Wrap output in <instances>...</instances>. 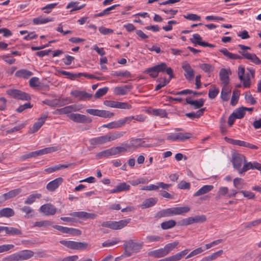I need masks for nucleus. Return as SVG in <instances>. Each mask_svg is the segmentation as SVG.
Instances as JSON below:
<instances>
[{
  "mask_svg": "<svg viewBox=\"0 0 261 261\" xmlns=\"http://www.w3.org/2000/svg\"><path fill=\"white\" fill-rule=\"evenodd\" d=\"M69 215L72 217H61V220L67 222H75L76 220L75 217L84 219H95L97 217L96 214L87 213L84 211L72 212L69 214Z\"/></svg>",
  "mask_w": 261,
  "mask_h": 261,
  "instance_id": "nucleus-1",
  "label": "nucleus"
},
{
  "mask_svg": "<svg viewBox=\"0 0 261 261\" xmlns=\"http://www.w3.org/2000/svg\"><path fill=\"white\" fill-rule=\"evenodd\" d=\"M130 222V219H126L119 221H105L101 225L114 230L121 229L126 226Z\"/></svg>",
  "mask_w": 261,
  "mask_h": 261,
  "instance_id": "nucleus-2",
  "label": "nucleus"
},
{
  "mask_svg": "<svg viewBox=\"0 0 261 261\" xmlns=\"http://www.w3.org/2000/svg\"><path fill=\"white\" fill-rule=\"evenodd\" d=\"M60 243L66 247L73 250H85L88 246V244L86 242H79L73 241L62 240Z\"/></svg>",
  "mask_w": 261,
  "mask_h": 261,
  "instance_id": "nucleus-3",
  "label": "nucleus"
},
{
  "mask_svg": "<svg viewBox=\"0 0 261 261\" xmlns=\"http://www.w3.org/2000/svg\"><path fill=\"white\" fill-rule=\"evenodd\" d=\"M123 145L128 149H137L139 147H152L151 144H147L145 141L141 138L131 139L129 143L123 144Z\"/></svg>",
  "mask_w": 261,
  "mask_h": 261,
  "instance_id": "nucleus-4",
  "label": "nucleus"
},
{
  "mask_svg": "<svg viewBox=\"0 0 261 261\" xmlns=\"http://www.w3.org/2000/svg\"><path fill=\"white\" fill-rule=\"evenodd\" d=\"M6 93L11 97L22 100H28L31 99L30 96L25 92L17 89H8Z\"/></svg>",
  "mask_w": 261,
  "mask_h": 261,
  "instance_id": "nucleus-5",
  "label": "nucleus"
},
{
  "mask_svg": "<svg viewBox=\"0 0 261 261\" xmlns=\"http://www.w3.org/2000/svg\"><path fill=\"white\" fill-rule=\"evenodd\" d=\"M143 242H138L134 240L124 241L123 247L129 248L132 252L137 253L142 248Z\"/></svg>",
  "mask_w": 261,
  "mask_h": 261,
  "instance_id": "nucleus-6",
  "label": "nucleus"
},
{
  "mask_svg": "<svg viewBox=\"0 0 261 261\" xmlns=\"http://www.w3.org/2000/svg\"><path fill=\"white\" fill-rule=\"evenodd\" d=\"M134 118V117H127L117 121H113L108 124H103L102 127L109 129L119 128L124 125L126 123H129Z\"/></svg>",
  "mask_w": 261,
  "mask_h": 261,
  "instance_id": "nucleus-7",
  "label": "nucleus"
},
{
  "mask_svg": "<svg viewBox=\"0 0 261 261\" xmlns=\"http://www.w3.org/2000/svg\"><path fill=\"white\" fill-rule=\"evenodd\" d=\"M245 161H246V158L244 155L239 153H236L232 155V163L233 167L237 170L239 173L240 171V169H242V164H244Z\"/></svg>",
  "mask_w": 261,
  "mask_h": 261,
  "instance_id": "nucleus-8",
  "label": "nucleus"
},
{
  "mask_svg": "<svg viewBox=\"0 0 261 261\" xmlns=\"http://www.w3.org/2000/svg\"><path fill=\"white\" fill-rule=\"evenodd\" d=\"M245 68L240 66L238 68V76L239 79L243 82V86L245 88H248L250 86V77L249 73L245 74Z\"/></svg>",
  "mask_w": 261,
  "mask_h": 261,
  "instance_id": "nucleus-9",
  "label": "nucleus"
},
{
  "mask_svg": "<svg viewBox=\"0 0 261 261\" xmlns=\"http://www.w3.org/2000/svg\"><path fill=\"white\" fill-rule=\"evenodd\" d=\"M70 119L76 123H90L92 119L86 115L77 114L71 113L68 115Z\"/></svg>",
  "mask_w": 261,
  "mask_h": 261,
  "instance_id": "nucleus-10",
  "label": "nucleus"
},
{
  "mask_svg": "<svg viewBox=\"0 0 261 261\" xmlns=\"http://www.w3.org/2000/svg\"><path fill=\"white\" fill-rule=\"evenodd\" d=\"M53 227L60 232L64 233H68L74 236H80L82 233V231L80 230L73 228H68L57 225H53Z\"/></svg>",
  "mask_w": 261,
  "mask_h": 261,
  "instance_id": "nucleus-11",
  "label": "nucleus"
},
{
  "mask_svg": "<svg viewBox=\"0 0 261 261\" xmlns=\"http://www.w3.org/2000/svg\"><path fill=\"white\" fill-rule=\"evenodd\" d=\"M191 137V134L186 133H175L172 134L167 136V139L172 141H183Z\"/></svg>",
  "mask_w": 261,
  "mask_h": 261,
  "instance_id": "nucleus-12",
  "label": "nucleus"
},
{
  "mask_svg": "<svg viewBox=\"0 0 261 261\" xmlns=\"http://www.w3.org/2000/svg\"><path fill=\"white\" fill-rule=\"evenodd\" d=\"M16 261H22L29 259L33 257L34 252L30 250H24L15 253Z\"/></svg>",
  "mask_w": 261,
  "mask_h": 261,
  "instance_id": "nucleus-13",
  "label": "nucleus"
},
{
  "mask_svg": "<svg viewBox=\"0 0 261 261\" xmlns=\"http://www.w3.org/2000/svg\"><path fill=\"white\" fill-rule=\"evenodd\" d=\"M72 101L69 98H66L65 99L61 100V99H54V100H45L43 101V103L50 107H61L65 104L71 103Z\"/></svg>",
  "mask_w": 261,
  "mask_h": 261,
  "instance_id": "nucleus-14",
  "label": "nucleus"
},
{
  "mask_svg": "<svg viewBox=\"0 0 261 261\" xmlns=\"http://www.w3.org/2000/svg\"><path fill=\"white\" fill-rule=\"evenodd\" d=\"M39 210L46 216L54 215L57 212V208L50 203L42 205Z\"/></svg>",
  "mask_w": 261,
  "mask_h": 261,
  "instance_id": "nucleus-15",
  "label": "nucleus"
},
{
  "mask_svg": "<svg viewBox=\"0 0 261 261\" xmlns=\"http://www.w3.org/2000/svg\"><path fill=\"white\" fill-rule=\"evenodd\" d=\"M71 95L77 98L79 100H84L86 99H89L92 97V94H89L85 91L77 90H73L71 92Z\"/></svg>",
  "mask_w": 261,
  "mask_h": 261,
  "instance_id": "nucleus-16",
  "label": "nucleus"
},
{
  "mask_svg": "<svg viewBox=\"0 0 261 261\" xmlns=\"http://www.w3.org/2000/svg\"><path fill=\"white\" fill-rule=\"evenodd\" d=\"M47 117V114H42L41 116L38 118L37 121L34 124L33 127L30 129V133H34L38 131L44 123Z\"/></svg>",
  "mask_w": 261,
  "mask_h": 261,
  "instance_id": "nucleus-17",
  "label": "nucleus"
},
{
  "mask_svg": "<svg viewBox=\"0 0 261 261\" xmlns=\"http://www.w3.org/2000/svg\"><path fill=\"white\" fill-rule=\"evenodd\" d=\"M63 181L62 177H58L49 182L46 185V189L50 192L55 191Z\"/></svg>",
  "mask_w": 261,
  "mask_h": 261,
  "instance_id": "nucleus-18",
  "label": "nucleus"
},
{
  "mask_svg": "<svg viewBox=\"0 0 261 261\" xmlns=\"http://www.w3.org/2000/svg\"><path fill=\"white\" fill-rule=\"evenodd\" d=\"M239 53L241 54L242 56L256 65L261 64V60L254 54H250L244 51H239Z\"/></svg>",
  "mask_w": 261,
  "mask_h": 261,
  "instance_id": "nucleus-19",
  "label": "nucleus"
},
{
  "mask_svg": "<svg viewBox=\"0 0 261 261\" xmlns=\"http://www.w3.org/2000/svg\"><path fill=\"white\" fill-rule=\"evenodd\" d=\"M182 67L185 71V76L188 81H192L194 77V71L188 63L183 64Z\"/></svg>",
  "mask_w": 261,
  "mask_h": 261,
  "instance_id": "nucleus-20",
  "label": "nucleus"
},
{
  "mask_svg": "<svg viewBox=\"0 0 261 261\" xmlns=\"http://www.w3.org/2000/svg\"><path fill=\"white\" fill-rule=\"evenodd\" d=\"M22 191L21 189L18 188L9 191L8 192L3 194L1 196L2 201H5L7 200L14 198L18 195Z\"/></svg>",
  "mask_w": 261,
  "mask_h": 261,
  "instance_id": "nucleus-21",
  "label": "nucleus"
},
{
  "mask_svg": "<svg viewBox=\"0 0 261 261\" xmlns=\"http://www.w3.org/2000/svg\"><path fill=\"white\" fill-rule=\"evenodd\" d=\"M158 73L165 71L169 75L170 79L174 77L173 70L170 67H168L165 63H161L160 64L155 65Z\"/></svg>",
  "mask_w": 261,
  "mask_h": 261,
  "instance_id": "nucleus-22",
  "label": "nucleus"
},
{
  "mask_svg": "<svg viewBox=\"0 0 261 261\" xmlns=\"http://www.w3.org/2000/svg\"><path fill=\"white\" fill-rule=\"evenodd\" d=\"M130 190V186L126 182H121L114 189L109 191L110 193H117L123 191H128Z\"/></svg>",
  "mask_w": 261,
  "mask_h": 261,
  "instance_id": "nucleus-23",
  "label": "nucleus"
},
{
  "mask_svg": "<svg viewBox=\"0 0 261 261\" xmlns=\"http://www.w3.org/2000/svg\"><path fill=\"white\" fill-rule=\"evenodd\" d=\"M220 80L224 86H227L229 83V73L225 68H222L219 72Z\"/></svg>",
  "mask_w": 261,
  "mask_h": 261,
  "instance_id": "nucleus-24",
  "label": "nucleus"
},
{
  "mask_svg": "<svg viewBox=\"0 0 261 261\" xmlns=\"http://www.w3.org/2000/svg\"><path fill=\"white\" fill-rule=\"evenodd\" d=\"M106 135L98 137L93 138L89 140V143L91 145H101L107 143Z\"/></svg>",
  "mask_w": 261,
  "mask_h": 261,
  "instance_id": "nucleus-25",
  "label": "nucleus"
},
{
  "mask_svg": "<svg viewBox=\"0 0 261 261\" xmlns=\"http://www.w3.org/2000/svg\"><path fill=\"white\" fill-rule=\"evenodd\" d=\"M213 188L214 186L213 185H204L195 192L193 196L194 197H198L205 194L211 191Z\"/></svg>",
  "mask_w": 261,
  "mask_h": 261,
  "instance_id": "nucleus-26",
  "label": "nucleus"
},
{
  "mask_svg": "<svg viewBox=\"0 0 261 261\" xmlns=\"http://www.w3.org/2000/svg\"><path fill=\"white\" fill-rule=\"evenodd\" d=\"M132 86L130 85H125L121 87H116L115 88L114 92L116 95H125L129 90L132 89Z\"/></svg>",
  "mask_w": 261,
  "mask_h": 261,
  "instance_id": "nucleus-27",
  "label": "nucleus"
},
{
  "mask_svg": "<svg viewBox=\"0 0 261 261\" xmlns=\"http://www.w3.org/2000/svg\"><path fill=\"white\" fill-rule=\"evenodd\" d=\"M4 231L7 235L19 236L22 234L20 229L12 227L4 226Z\"/></svg>",
  "mask_w": 261,
  "mask_h": 261,
  "instance_id": "nucleus-28",
  "label": "nucleus"
},
{
  "mask_svg": "<svg viewBox=\"0 0 261 261\" xmlns=\"http://www.w3.org/2000/svg\"><path fill=\"white\" fill-rule=\"evenodd\" d=\"M256 162H254L253 163L252 162H247V161H245L243 166L240 170V171L239 172L240 174H243L245 172L247 171L249 169H255V166L256 165Z\"/></svg>",
  "mask_w": 261,
  "mask_h": 261,
  "instance_id": "nucleus-29",
  "label": "nucleus"
},
{
  "mask_svg": "<svg viewBox=\"0 0 261 261\" xmlns=\"http://www.w3.org/2000/svg\"><path fill=\"white\" fill-rule=\"evenodd\" d=\"M33 74V72L27 69H20L16 72L15 75L18 77H22L27 79Z\"/></svg>",
  "mask_w": 261,
  "mask_h": 261,
  "instance_id": "nucleus-30",
  "label": "nucleus"
},
{
  "mask_svg": "<svg viewBox=\"0 0 261 261\" xmlns=\"http://www.w3.org/2000/svg\"><path fill=\"white\" fill-rule=\"evenodd\" d=\"M159 215L161 217H170L173 215H176L175 207L161 211L159 213Z\"/></svg>",
  "mask_w": 261,
  "mask_h": 261,
  "instance_id": "nucleus-31",
  "label": "nucleus"
},
{
  "mask_svg": "<svg viewBox=\"0 0 261 261\" xmlns=\"http://www.w3.org/2000/svg\"><path fill=\"white\" fill-rule=\"evenodd\" d=\"M72 163L68 164H60L54 167H49L45 169V171L47 173H52L53 172L56 171L57 170L63 169L69 167L71 165H72Z\"/></svg>",
  "mask_w": 261,
  "mask_h": 261,
  "instance_id": "nucleus-32",
  "label": "nucleus"
},
{
  "mask_svg": "<svg viewBox=\"0 0 261 261\" xmlns=\"http://www.w3.org/2000/svg\"><path fill=\"white\" fill-rule=\"evenodd\" d=\"M156 198H149L145 199L141 204L142 208H146L154 205L157 202Z\"/></svg>",
  "mask_w": 261,
  "mask_h": 261,
  "instance_id": "nucleus-33",
  "label": "nucleus"
},
{
  "mask_svg": "<svg viewBox=\"0 0 261 261\" xmlns=\"http://www.w3.org/2000/svg\"><path fill=\"white\" fill-rule=\"evenodd\" d=\"M148 255L149 256L153 257L154 258H160L166 256L163 248L154 250L149 251L148 253Z\"/></svg>",
  "mask_w": 261,
  "mask_h": 261,
  "instance_id": "nucleus-34",
  "label": "nucleus"
},
{
  "mask_svg": "<svg viewBox=\"0 0 261 261\" xmlns=\"http://www.w3.org/2000/svg\"><path fill=\"white\" fill-rule=\"evenodd\" d=\"M149 113L155 116H160L162 118H167V113L165 110L163 109H152L148 111Z\"/></svg>",
  "mask_w": 261,
  "mask_h": 261,
  "instance_id": "nucleus-35",
  "label": "nucleus"
},
{
  "mask_svg": "<svg viewBox=\"0 0 261 261\" xmlns=\"http://www.w3.org/2000/svg\"><path fill=\"white\" fill-rule=\"evenodd\" d=\"M189 252V250L186 249L174 255L169 256L170 261H178L187 254Z\"/></svg>",
  "mask_w": 261,
  "mask_h": 261,
  "instance_id": "nucleus-36",
  "label": "nucleus"
},
{
  "mask_svg": "<svg viewBox=\"0 0 261 261\" xmlns=\"http://www.w3.org/2000/svg\"><path fill=\"white\" fill-rule=\"evenodd\" d=\"M231 89L224 86L222 89L221 97L223 101H227L229 99Z\"/></svg>",
  "mask_w": 261,
  "mask_h": 261,
  "instance_id": "nucleus-37",
  "label": "nucleus"
},
{
  "mask_svg": "<svg viewBox=\"0 0 261 261\" xmlns=\"http://www.w3.org/2000/svg\"><path fill=\"white\" fill-rule=\"evenodd\" d=\"M79 4V2H71L66 6V9H69L72 8V9L70 11V13H71L73 11H77L83 9L86 6V4H83L80 6H77Z\"/></svg>",
  "mask_w": 261,
  "mask_h": 261,
  "instance_id": "nucleus-38",
  "label": "nucleus"
},
{
  "mask_svg": "<svg viewBox=\"0 0 261 261\" xmlns=\"http://www.w3.org/2000/svg\"><path fill=\"white\" fill-rule=\"evenodd\" d=\"M15 214L14 211L11 208L6 207L0 211L1 217H10Z\"/></svg>",
  "mask_w": 261,
  "mask_h": 261,
  "instance_id": "nucleus-39",
  "label": "nucleus"
},
{
  "mask_svg": "<svg viewBox=\"0 0 261 261\" xmlns=\"http://www.w3.org/2000/svg\"><path fill=\"white\" fill-rule=\"evenodd\" d=\"M59 149L58 147H49L45 148L39 150H37V156L42 155L53 152L57 151Z\"/></svg>",
  "mask_w": 261,
  "mask_h": 261,
  "instance_id": "nucleus-40",
  "label": "nucleus"
},
{
  "mask_svg": "<svg viewBox=\"0 0 261 261\" xmlns=\"http://www.w3.org/2000/svg\"><path fill=\"white\" fill-rule=\"evenodd\" d=\"M41 196L42 195L40 193L31 194L24 201V203L26 204H31L35 201L36 199H39Z\"/></svg>",
  "mask_w": 261,
  "mask_h": 261,
  "instance_id": "nucleus-41",
  "label": "nucleus"
},
{
  "mask_svg": "<svg viewBox=\"0 0 261 261\" xmlns=\"http://www.w3.org/2000/svg\"><path fill=\"white\" fill-rule=\"evenodd\" d=\"M124 134L123 132H117L113 134H107L106 135L107 142L115 140L121 137Z\"/></svg>",
  "mask_w": 261,
  "mask_h": 261,
  "instance_id": "nucleus-42",
  "label": "nucleus"
},
{
  "mask_svg": "<svg viewBox=\"0 0 261 261\" xmlns=\"http://www.w3.org/2000/svg\"><path fill=\"white\" fill-rule=\"evenodd\" d=\"M176 225V222L173 220H170L163 222L161 223V226L163 229H168L174 227Z\"/></svg>",
  "mask_w": 261,
  "mask_h": 261,
  "instance_id": "nucleus-43",
  "label": "nucleus"
},
{
  "mask_svg": "<svg viewBox=\"0 0 261 261\" xmlns=\"http://www.w3.org/2000/svg\"><path fill=\"white\" fill-rule=\"evenodd\" d=\"M178 244V242H174L166 245L163 248L166 255L175 248Z\"/></svg>",
  "mask_w": 261,
  "mask_h": 261,
  "instance_id": "nucleus-44",
  "label": "nucleus"
},
{
  "mask_svg": "<svg viewBox=\"0 0 261 261\" xmlns=\"http://www.w3.org/2000/svg\"><path fill=\"white\" fill-rule=\"evenodd\" d=\"M244 180L242 178L237 177L233 179V186L238 190L244 188Z\"/></svg>",
  "mask_w": 261,
  "mask_h": 261,
  "instance_id": "nucleus-45",
  "label": "nucleus"
},
{
  "mask_svg": "<svg viewBox=\"0 0 261 261\" xmlns=\"http://www.w3.org/2000/svg\"><path fill=\"white\" fill-rule=\"evenodd\" d=\"M225 140L227 141L228 143L235 145H238L240 146H244L245 147V143L246 142L239 140H234L231 138H229L227 137H225L224 138Z\"/></svg>",
  "mask_w": 261,
  "mask_h": 261,
  "instance_id": "nucleus-46",
  "label": "nucleus"
},
{
  "mask_svg": "<svg viewBox=\"0 0 261 261\" xmlns=\"http://www.w3.org/2000/svg\"><path fill=\"white\" fill-rule=\"evenodd\" d=\"M199 67L201 70H202L204 72L207 73H211L214 70V66L210 64H201L200 65Z\"/></svg>",
  "mask_w": 261,
  "mask_h": 261,
  "instance_id": "nucleus-47",
  "label": "nucleus"
},
{
  "mask_svg": "<svg viewBox=\"0 0 261 261\" xmlns=\"http://www.w3.org/2000/svg\"><path fill=\"white\" fill-rule=\"evenodd\" d=\"M53 222L48 220H43L35 222L34 226L36 227H48L53 226Z\"/></svg>",
  "mask_w": 261,
  "mask_h": 261,
  "instance_id": "nucleus-48",
  "label": "nucleus"
},
{
  "mask_svg": "<svg viewBox=\"0 0 261 261\" xmlns=\"http://www.w3.org/2000/svg\"><path fill=\"white\" fill-rule=\"evenodd\" d=\"M239 96L240 91L237 90H234L230 101V105L231 106H234L237 105L239 100Z\"/></svg>",
  "mask_w": 261,
  "mask_h": 261,
  "instance_id": "nucleus-49",
  "label": "nucleus"
},
{
  "mask_svg": "<svg viewBox=\"0 0 261 261\" xmlns=\"http://www.w3.org/2000/svg\"><path fill=\"white\" fill-rule=\"evenodd\" d=\"M176 215H184L190 211L189 206L175 207Z\"/></svg>",
  "mask_w": 261,
  "mask_h": 261,
  "instance_id": "nucleus-50",
  "label": "nucleus"
},
{
  "mask_svg": "<svg viewBox=\"0 0 261 261\" xmlns=\"http://www.w3.org/2000/svg\"><path fill=\"white\" fill-rule=\"evenodd\" d=\"M58 72L63 75L67 76L68 78L71 80H73L76 77H80V74H79V73L74 74L64 70H59Z\"/></svg>",
  "mask_w": 261,
  "mask_h": 261,
  "instance_id": "nucleus-51",
  "label": "nucleus"
},
{
  "mask_svg": "<svg viewBox=\"0 0 261 261\" xmlns=\"http://www.w3.org/2000/svg\"><path fill=\"white\" fill-rule=\"evenodd\" d=\"M58 72L63 75L67 76L68 78L71 80H73L76 77H80V74H79V73L74 74L64 70H59Z\"/></svg>",
  "mask_w": 261,
  "mask_h": 261,
  "instance_id": "nucleus-52",
  "label": "nucleus"
},
{
  "mask_svg": "<svg viewBox=\"0 0 261 261\" xmlns=\"http://www.w3.org/2000/svg\"><path fill=\"white\" fill-rule=\"evenodd\" d=\"M58 72L63 75L67 76L68 78L71 80H73L76 77H80V74H79V73L74 74L64 70H59Z\"/></svg>",
  "mask_w": 261,
  "mask_h": 261,
  "instance_id": "nucleus-53",
  "label": "nucleus"
},
{
  "mask_svg": "<svg viewBox=\"0 0 261 261\" xmlns=\"http://www.w3.org/2000/svg\"><path fill=\"white\" fill-rule=\"evenodd\" d=\"M162 240H163V238L159 236L150 235L147 236L146 238L147 243L156 242Z\"/></svg>",
  "mask_w": 261,
  "mask_h": 261,
  "instance_id": "nucleus-54",
  "label": "nucleus"
},
{
  "mask_svg": "<svg viewBox=\"0 0 261 261\" xmlns=\"http://www.w3.org/2000/svg\"><path fill=\"white\" fill-rule=\"evenodd\" d=\"M53 19L48 18H44L42 17H38L33 19V23L35 24H39L47 23L49 21H52Z\"/></svg>",
  "mask_w": 261,
  "mask_h": 261,
  "instance_id": "nucleus-55",
  "label": "nucleus"
},
{
  "mask_svg": "<svg viewBox=\"0 0 261 261\" xmlns=\"http://www.w3.org/2000/svg\"><path fill=\"white\" fill-rule=\"evenodd\" d=\"M212 89H210L208 91V97L211 99L215 98L219 92L218 88H216L215 85H212Z\"/></svg>",
  "mask_w": 261,
  "mask_h": 261,
  "instance_id": "nucleus-56",
  "label": "nucleus"
},
{
  "mask_svg": "<svg viewBox=\"0 0 261 261\" xmlns=\"http://www.w3.org/2000/svg\"><path fill=\"white\" fill-rule=\"evenodd\" d=\"M145 72L148 73L149 75L153 78L156 77L159 74L155 66L147 69L145 70Z\"/></svg>",
  "mask_w": 261,
  "mask_h": 261,
  "instance_id": "nucleus-57",
  "label": "nucleus"
},
{
  "mask_svg": "<svg viewBox=\"0 0 261 261\" xmlns=\"http://www.w3.org/2000/svg\"><path fill=\"white\" fill-rule=\"evenodd\" d=\"M190 41L194 44V46L199 45L200 42H204L202 41V37L198 34H194L193 35V38L190 39Z\"/></svg>",
  "mask_w": 261,
  "mask_h": 261,
  "instance_id": "nucleus-58",
  "label": "nucleus"
},
{
  "mask_svg": "<svg viewBox=\"0 0 261 261\" xmlns=\"http://www.w3.org/2000/svg\"><path fill=\"white\" fill-rule=\"evenodd\" d=\"M109 88L108 87H104L103 88L99 89L94 95L95 98H99L101 96L105 95L108 91Z\"/></svg>",
  "mask_w": 261,
  "mask_h": 261,
  "instance_id": "nucleus-59",
  "label": "nucleus"
},
{
  "mask_svg": "<svg viewBox=\"0 0 261 261\" xmlns=\"http://www.w3.org/2000/svg\"><path fill=\"white\" fill-rule=\"evenodd\" d=\"M232 113L235 114V117H237V119H242L244 117L245 112H244L243 107H242L236 109Z\"/></svg>",
  "mask_w": 261,
  "mask_h": 261,
  "instance_id": "nucleus-60",
  "label": "nucleus"
},
{
  "mask_svg": "<svg viewBox=\"0 0 261 261\" xmlns=\"http://www.w3.org/2000/svg\"><path fill=\"white\" fill-rule=\"evenodd\" d=\"M204 99L200 98L197 100H194L193 102H191V105L193 106L195 109H199L203 107L204 103Z\"/></svg>",
  "mask_w": 261,
  "mask_h": 261,
  "instance_id": "nucleus-61",
  "label": "nucleus"
},
{
  "mask_svg": "<svg viewBox=\"0 0 261 261\" xmlns=\"http://www.w3.org/2000/svg\"><path fill=\"white\" fill-rule=\"evenodd\" d=\"M245 98L248 103H250L252 105H254L256 103V100L252 96L250 92H246Z\"/></svg>",
  "mask_w": 261,
  "mask_h": 261,
  "instance_id": "nucleus-62",
  "label": "nucleus"
},
{
  "mask_svg": "<svg viewBox=\"0 0 261 261\" xmlns=\"http://www.w3.org/2000/svg\"><path fill=\"white\" fill-rule=\"evenodd\" d=\"M112 75L116 76H123L128 77L130 76V73L128 71H114L112 73Z\"/></svg>",
  "mask_w": 261,
  "mask_h": 261,
  "instance_id": "nucleus-63",
  "label": "nucleus"
},
{
  "mask_svg": "<svg viewBox=\"0 0 261 261\" xmlns=\"http://www.w3.org/2000/svg\"><path fill=\"white\" fill-rule=\"evenodd\" d=\"M193 223H202L206 220V218L205 215H202L200 216H195L192 217Z\"/></svg>",
  "mask_w": 261,
  "mask_h": 261,
  "instance_id": "nucleus-64",
  "label": "nucleus"
}]
</instances>
